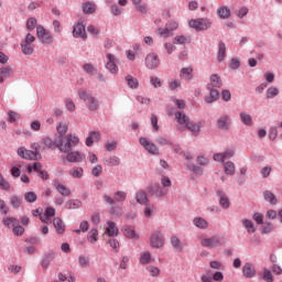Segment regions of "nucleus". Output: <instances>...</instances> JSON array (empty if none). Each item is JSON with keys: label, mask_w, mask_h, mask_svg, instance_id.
Listing matches in <instances>:
<instances>
[{"label": "nucleus", "mask_w": 282, "mask_h": 282, "mask_svg": "<svg viewBox=\"0 0 282 282\" xmlns=\"http://www.w3.org/2000/svg\"><path fill=\"white\" fill-rule=\"evenodd\" d=\"M79 142L80 139L78 138V135L70 133L57 141L56 147L61 151V153H69L72 149L78 147Z\"/></svg>", "instance_id": "1"}, {"label": "nucleus", "mask_w": 282, "mask_h": 282, "mask_svg": "<svg viewBox=\"0 0 282 282\" xmlns=\"http://www.w3.org/2000/svg\"><path fill=\"white\" fill-rule=\"evenodd\" d=\"M78 96L83 100L89 111H98L100 102L97 100L91 93L87 90H79Z\"/></svg>", "instance_id": "2"}, {"label": "nucleus", "mask_w": 282, "mask_h": 282, "mask_svg": "<svg viewBox=\"0 0 282 282\" xmlns=\"http://www.w3.org/2000/svg\"><path fill=\"white\" fill-rule=\"evenodd\" d=\"M175 119L178 124H185L188 131H192V133H194L195 135L199 133V126L197 123L189 122L188 117H186L183 112H176Z\"/></svg>", "instance_id": "3"}, {"label": "nucleus", "mask_w": 282, "mask_h": 282, "mask_svg": "<svg viewBox=\"0 0 282 282\" xmlns=\"http://www.w3.org/2000/svg\"><path fill=\"white\" fill-rule=\"evenodd\" d=\"M34 41H36V37H34L32 33H28L25 39L21 42V50L25 56H32V54H34Z\"/></svg>", "instance_id": "4"}, {"label": "nucleus", "mask_w": 282, "mask_h": 282, "mask_svg": "<svg viewBox=\"0 0 282 282\" xmlns=\"http://www.w3.org/2000/svg\"><path fill=\"white\" fill-rule=\"evenodd\" d=\"M224 243H226V240L219 236H213L210 238L200 239V246H203V248H219L224 246Z\"/></svg>", "instance_id": "5"}, {"label": "nucleus", "mask_w": 282, "mask_h": 282, "mask_svg": "<svg viewBox=\"0 0 282 282\" xmlns=\"http://www.w3.org/2000/svg\"><path fill=\"white\" fill-rule=\"evenodd\" d=\"M36 36L44 45H52L54 43V36L43 25L36 26Z\"/></svg>", "instance_id": "6"}, {"label": "nucleus", "mask_w": 282, "mask_h": 282, "mask_svg": "<svg viewBox=\"0 0 282 282\" xmlns=\"http://www.w3.org/2000/svg\"><path fill=\"white\" fill-rule=\"evenodd\" d=\"M210 25H213V23L210 22V20H208L206 18H199V19L189 21V28H193L197 32L208 30V28H210Z\"/></svg>", "instance_id": "7"}, {"label": "nucleus", "mask_w": 282, "mask_h": 282, "mask_svg": "<svg viewBox=\"0 0 282 282\" xmlns=\"http://www.w3.org/2000/svg\"><path fill=\"white\" fill-rule=\"evenodd\" d=\"M104 199L107 202V204H110V206H113V204H122L127 199V192L118 191L113 194V198L109 195H104Z\"/></svg>", "instance_id": "8"}, {"label": "nucleus", "mask_w": 282, "mask_h": 282, "mask_svg": "<svg viewBox=\"0 0 282 282\" xmlns=\"http://www.w3.org/2000/svg\"><path fill=\"white\" fill-rule=\"evenodd\" d=\"M139 142L145 149V151H148L152 155H160V150L158 149V145L149 141L147 138H140Z\"/></svg>", "instance_id": "9"}, {"label": "nucleus", "mask_w": 282, "mask_h": 282, "mask_svg": "<svg viewBox=\"0 0 282 282\" xmlns=\"http://www.w3.org/2000/svg\"><path fill=\"white\" fill-rule=\"evenodd\" d=\"M18 155L19 158H22V160H37L40 158L39 153L23 147L18 149Z\"/></svg>", "instance_id": "10"}, {"label": "nucleus", "mask_w": 282, "mask_h": 282, "mask_svg": "<svg viewBox=\"0 0 282 282\" xmlns=\"http://www.w3.org/2000/svg\"><path fill=\"white\" fill-rule=\"evenodd\" d=\"M73 36L75 39H83L84 41L87 40V31H85V24L78 22L73 28Z\"/></svg>", "instance_id": "11"}, {"label": "nucleus", "mask_w": 282, "mask_h": 282, "mask_svg": "<svg viewBox=\"0 0 282 282\" xmlns=\"http://www.w3.org/2000/svg\"><path fill=\"white\" fill-rule=\"evenodd\" d=\"M107 64H106V68L110 72V74H118V59L116 58V56H113V54L109 53L107 55Z\"/></svg>", "instance_id": "12"}, {"label": "nucleus", "mask_w": 282, "mask_h": 282, "mask_svg": "<svg viewBox=\"0 0 282 282\" xmlns=\"http://www.w3.org/2000/svg\"><path fill=\"white\" fill-rule=\"evenodd\" d=\"M53 186L56 188L57 193L63 197H69L72 195V191L65 186V184L61 183L58 180L53 181Z\"/></svg>", "instance_id": "13"}, {"label": "nucleus", "mask_w": 282, "mask_h": 282, "mask_svg": "<svg viewBox=\"0 0 282 282\" xmlns=\"http://www.w3.org/2000/svg\"><path fill=\"white\" fill-rule=\"evenodd\" d=\"M145 65L149 69H156V67L160 65V58H158L155 53H150L145 57Z\"/></svg>", "instance_id": "14"}, {"label": "nucleus", "mask_w": 282, "mask_h": 282, "mask_svg": "<svg viewBox=\"0 0 282 282\" xmlns=\"http://www.w3.org/2000/svg\"><path fill=\"white\" fill-rule=\"evenodd\" d=\"M66 160L72 163L83 162L85 160V154L78 151L67 152Z\"/></svg>", "instance_id": "15"}, {"label": "nucleus", "mask_w": 282, "mask_h": 282, "mask_svg": "<svg viewBox=\"0 0 282 282\" xmlns=\"http://www.w3.org/2000/svg\"><path fill=\"white\" fill-rule=\"evenodd\" d=\"M152 248H162L164 246V238L161 232H154L150 238Z\"/></svg>", "instance_id": "16"}, {"label": "nucleus", "mask_w": 282, "mask_h": 282, "mask_svg": "<svg viewBox=\"0 0 282 282\" xmlns=\"http://www.w3.org/2000/svg\"><path fill=\"white\" fill-rule=\"evenodd\" d=\"M223 83H221V77H219V75L217 74H213L210 76V82L207 85V89H215V87L217 89H219V87H221Z\"/></svg>", "instance_id": "17"}, {"label": "nucleus", "mask_w": 282, "mask_h": 282, "mask_svg": "<svg viewBox=\"0 0 282 282\" xmlns=\"http://www.w3.org/2000/svg\"><path fill=\"white\" fill-rule=\"evenodd\" d=\"M122 232L128 239H140V236L135 232V227L124 226Z\"/></svg>", "instance_id": "18"}, {"label": "nucleus", "mask_w": 282, "mask_h": 282, "mask_svg": "<svg viewBox=\"0 0 282 282\" xmlns=\"http://www.w3.org/2000/svg\"><path fill=\"white\" fill-rule=\"evenodd\" d=\"M107 225L106 235H108V237H118L119 229L116 223L108 221Z\"/></svg>", "instance_id": "19"}, {"label": "nucleus", "mask_w": 282, "mask_h": 282, "mask_svg": "<svg viewBox=\"0 0 282 282\" xmlns=\"http://www.w3.org/2000/svg\"><path fill=\"white\" fill-rule=\"evenodd\" d=\"M99 141H100V132L91 131L86 139V147H93L94 142H99Z\"/></svg>", "instance_id": "20"}, {"label": "nucleus", "mask_w": 282, "mask_h": 282, "mask_svg": "<svg viewBox=\"0 0 282 282\" xmlns=\"http://www.w3.org/2000/svg\"><path fill=\"white\" fill-rule=\"evenodd\" d=\"M217 195L219 197V204L221 208H230V199L228 198V196H226V193H224L223 191H217Z\"/></svg>", "instance_id": "21"}, {"label": "nucleus", "mask_w": 282, "mask_h": 282, "mask_svg": "<svg viewBox=\"0 0 282 282\" xmlns=\"http://www.w3.org/2000/svg\"><path fill=\"white\" fill-rule=\"evenodd\" d=\"M242 273L243 276H246L247 279H252L257 271L254 270V267L251 263H246L242 267Z\"/></svg>", "instance_id": "22"}, {"label": "nucleus", "mask_w": 282, "mask_h": 282, "mask_svg": "<svg viewBox=\"0 0 282 282\" xmlns=\"http://www.w3.org/2000/svg\"><path fill=\"white\" fill-rule=\"evenodd\" d=\"M219 99V90L217 89H209V95L205 97V102L210 105Z\"/></svg>", "instance_id": "23"}, {"label": "nucleus", "mask_w": 282, "mask_h": 282, "mask_svg": "<svg viewBox=\"0 0 282 282\" xmlns=\"http://www.w3.org/2000/svg\"><path fill=\"white\" fill-rule=\"evenodd\" d=\"M217 14L219 19H230V8L221 6L217 9Z\"/></svg>", "instance_id": "24"}, {"label": "nucleus", "mask_w": 282, "mask_h": 282, "mask_svg": "<svg viewBox=\"0 0 282 282\" xmlns=\"http://www.w3.org/2000/svg\"><path fill=\"white\" fill-rule=\"evenodd\" d=\"M218 129L227 130L230 126V118L228 116H223L217 120Z\"/></svg>", "instance_id": "25"}, {"label": "nucleus", "mask_w": 282, "mask_h": 282, "mask_svg": "<svg viewBox=\"0 0 282 282\" xmlns=\"http://www.w3.org/2000/svg\"><path fill=\"white\" fill-rule=\"evenodd\" d=\"M10 173H11L12 177H21V162L15 161L11 165Z\"/></svg>", "instance_id": "26"}, {"label": "nucleus", "mask_w": 282, "mask_h": 282, "mask_svg": "<svg viewBox=\"0 0 282 282\" xmlns=\"http://www.w3.org/2000/svg\"><path fill=\"white\" fill-rule=\"evenodd\" d=\"M53 225L58 235H63V232H65V224H63V220L61 218H54Z\"/></svg>", "instance_id": "27"}, {"label": "nucleus", "mask_w": 282, "mask_h": 282, "mask_svg": "<svg viewBox=\"0 0 282 282\" xmlns=\"http://www.w3.org/2000/svg\"><path fill=\"white\" fill-rule=\"evenodd\" d=\"M83 175H85V170H83V167H73L69 170V176L75 180H80Z\"/></svg>", "instance_id": "28"}, {"label": "nucleus", "mask_w": 282, "mask_h": 282, "mask_svg": "<svg viewBox=\"0 0 282 282\" xmlns=\"http://www.w3.org/2000/svg\"><path fill=\"white\" fill-rule=\"evenodd\" d=\"M80 206H83V203L78 199H69L65 204V208H67V210H76V208H80Z\"/></svg>", "instance_id": "29"}, {"label": "nucleus", "mask_w": 282, "mask_h": 282, "mask_svg": "<svg viewBox=\"0 0 282 282\" xmlns=\"http://www.w3.org/2000/svg\"><path fill=\"white\" fill-rule=\"evenodd\" d=\"M180 77L184 80H191L193 78V67H184L180 72Z\"/></svg>", "instance_id": "30"}, {"label": "nucleus", "mask_w": 282, "mask_h": 282, "mask_svg": "<svg viewBox=\"0 0 282 282\" xmlns=\"http://www.w3.org/2000/svg\"><path fill=\"white\" fill-rule=\"evenodd\" d=\"M217 58L219 63L226 58V44L224 42H219L218 44Z\"/></svg>", "instance_id": "31"}, {"label": "nucleus", "mask_w": 282, "mask_h": 282, "mask_svg": "<svg viewBox=\"0 0 282 282\" xmlns=\"http://www.w3.org/2000/svg\"><path fill=\"white\" fill-rule=\"evenodd\" d=\"M10 76H12V67L0 68V84L3 83L4 78H10Z\"/></svg>", "instance_id": "32"}, {"label": "nucleus", "mask_w": 282, "mask_h": 282, "mask_svg": "<svg viewBox=\"0 0 282 282\" xmlns=\"http://www.w3.org/2000/svg\"><path fill=\"white\" fill-rule=\"evenodd\" d=\"M126 80L128 83V87H130V89H138V87H140V82H138V78L128 75L126 76Z\"/></svg>", "instance_id": "33"}, {"label": "nucleus", "mask_w": 282, "mask_h": 282, "mask_svg": "<svg viewBox=\"0 0 282 282\" xmlns=\"http://www.w3.org/2000/svg\"><path fill=\"white\" fill-rule=\"evenodd\" d=\"M171 243L176 252H182V250H184V245H182L180 238L173 236L171 238Z\"/></svg>", "instance_id": "34"}, {"label": "nucleus", "mask_w": 282, "mask_h": 282, "mask_svg": "<svg viewBox=\"0 0 282 282\" xmlns=\"http://www.w3.org/2000/svg\"><path fill=\"white\" fill-rule=\"evenodd\" d=\"M144 217L150 219V217H153L155 215V206L152 204H145V207L143 209Z\"/></svg>", "instance_id": "35"}, {"label": "nucleus", "mask_w": 282, "mask_h": 282, "mask_svg": "<svg viewBox=\"0 0 282 282\" xmlns=\"http://www.w3.org/2000/svg\"><path fill=\"white\" fill-rule=\"evenodd\" d=\"M23 204V198H21L18 195H13L10 197V205L12 208H21V205Z\"/></svg>", "instance_id": "36"}, {"label": "nucleus", "mask_w": 282, "mask_h": 282, "mask_svg": "<svg viewBox=\"0 0 282 282\" xmlns=\"http://www.w3.org/2000/svg\"><path fill=\"white\" fill-rule=\"evenodd\" d=\"M193 224L194 226H196V228H200V229L208 228V221H206V219L202 217L194 218Z\"/></svg>", "instance_id": "37"}, {"label": "nucleus", "mask_w": 282, "mask_h": 282, "mask_svg": "<svg viewBox=\"0 0 282 282\" xmlns=\"http://www.w3.org/2000/svg\"><path fill=\"white\" fill-rule=\"evenodd\" d=\"M83 12L85 14H94L96 12V4L91 2H86L83 4Z\"/></svg>", "instance_id": "38"}, {"label": "nucleus", "mask_w": 282, "mask_h": 282, "mask_svg": "<svg viewBox=\"0 0 282 282\" xmlns=\"http://www.w3.org/2000/svg\"><path fill=\"white\" fill-rule=\"evenodd\" d=\"M31 149L33 150V152L41 155V151H45V145L43 144V141L34 142L31 144Z\"/></svg>", "instance_id": "39"}, {"label": "nucleus", "mask_w": 282, "mask_h": 282, "mask_svg": "<svg viewBox=\"0 0 282 282\" xmlns=\"http://www.w3.org/2000/svg\"><path fill=\"white\" fill-rule=\"evenodd\" d=\"M3 224L7 226V228H10V226L14 228V226H19V220L14 217H7L3 219Z\"/></svg>", "instance_id": "40"}, {"label": "nucleus", "mask_w": 282, "mask_h": 282, "mask_svg": "<svg viewBox=\"0 0 282 282\" xmlns=\"http://www.w3.org/2000/svg\"><path fill=\"white\" fill-rule=\"evenodd\" d=\"M242 226H245L246 230L249 232V234H252L254 232V223H252V220L250 219H243L242 220Z\"/></svg>", "instance_id": "41"}, {"label": "nucleus", "mask_w": 282, "mask_h": 282, "mask_svg": "<svg viewBox=\"0 0 282 282\" xmlns=\"http://www.w3.org/2000/svg\"><path fill=\"white\" fill-rule=\"evenodd\" d=\"M140 263H142V265H147V264L151 263V252L145 251V252L141 253Z\"/></svg>", "instance_id": "42"}, {"label": "nucleus", "mask_w": 282, "mask_h": 282, "mask_svg": "<svg viewBox=\"0 0 282 282\" xmlns=\"http://www.w3.org/2000/svg\"><path fill=\"white\" fill-rule=\"evenodd\" d=\"M241 122H243L247 127H252V117L246 112L240 113Z\"/></svg>", "instance_id": "43"}, {"label": "nucleus", "mask_w": 282, "mask_h": 282, "mask_svg": "<svg viewBox=\"0 0 282 282\" xmlns=\"http://www.w3.org/2000/svg\"><path fill=\"white\" fill-rule=\"evenodd\" d=\"M264 199L265 202H269V204H272L273 206L276 204V196L272 194L270 191L264 192Z\"/></svg>", "instance_id": "44"}, {"label": "nucleus", "mask_w": 282, "mask_h": 282, "mask_svg": "<svg viewBox=\"0 0 282 282\" xmlns=\"http://www.w3.org/2000/svg\"><path fill=\"white\" fill-rule=\"evenodd\" d=\"M0 191H10V182L0 173Z\"/></svg>", "instance_id": "45"}, {"label": "nucleus", "mask_w": 282, "mask_h": 282, "mask_svg": "<svg viewBox=\"0 0 282 282\" xmlns=\"http://www.w3.org/2000/svg\"><path fill=\"white\" fill-rule=\"evenodd\" d=\"M137 202L138 204H144L147 205L149 202V198L147 197V193L144 192H138L137 193Z\"/></svg>", "instance_id": "46"}, {"label": "nucleus", "mask_w": 282, "mask_h": 282, "mask_svg": "<svg viewBox=\"0 0 282 282\" xmlns=\"http://www.w3.org/2000/svg\"><path fill=\"white\" fill-rule=\"evenodd\" d=\"M276 96H279V88L272 86L267 89V98L272 99L276 98Z\"/></svg>", "instance_id": "47"}, {"label": "nucleus", "mask_w": 282, "mask_h": 282, "mask_svg": "<svg viewBox=\"0 0 282 282\" xmlns=\"http://www.w3.org/2000/svg\"><path fill=\"white\" fill-rule=\"evenodd\" d=\"M224 170L227 175H235V163L232 162L225 163Z\"/></svg>", "instance_id": "48"}, {"label": "nucleus", "mask_w": 282, "mask_h": 282, "mask_svg": "<svg viewBox=\"0 0 282 282\" xmlns=\"http://www.w3.org/2000/svg\"><path fill=\"white\" fill-rule=\"evenodd\" d=\"M24 199H25V202H29V204H34V202H36V199H37L36 193H34V192L25 193Z\"/></svg>", "instance_id": "49"}, {"label": "nucleus", "mask_w": 282, "mask_h": 282, "mask_svg": "<svg viewBox=\"0 0 282 282\" xmlns=\"http://www.w3.org/2000/svg\"><path fill=\"white\" fill-rule=\"evenodd\" d=\"M137 12H140V14H148L149 13V4L141 2V4L134 7Z\"/></svg>", "instance_id": "50"}, {"label": "nucleus", "mask_w": 282, "mask_h": 282, "mask_svg": "<svg viewBox=\"0 0 282 282\" xmlns=\"http://www.w3.org/2000/svg\"><path fill=\"white\" fill-rule=\"evenodd\" d=\"M88 241L91 243H96V241H98V229H91L88 232Z\"/></svg>", "instance_id": "51"}, {"label": "nucleus", "mask_w": 282, "mask_h": 282, "mask_svg": "<svg viewBox=\"0 0 282 282\" xmlns=\"http://www.w3.org/2000/svg\"><path fill=\"white\" fill-rule=\"evenodd\" d=\"M107 166H119L120 165V159L118 156H111L109 159H106Z\"/></svg>", "instance_id": "52"}, {"label": "nucleus", "mask_w": 282, "mask_h": 282, "mask_svg": "<svg viewBox=\"0 0 282 282\" xmlns=\"http://www.w3.org/2000/svg\"><path fill=\"white\" fill-rule=\"evenodd\" d=\"M175 43L178 45H186V43H191V37L178 35L174 39Z\"/></svg>", "instance_id": "53"}, {"label": "nucleus", "mask_w": 282, "mask_h": 282, "mask_svg": "<svg viewBox=\"0 0 282 282\" xmlns=\"http://www.w3.org/2000/svg\"><path fill=\"white\" fill-rule=\"evenodd\" d=\"M147 270L150 273V276H160L161 274L160 268L154 265L148 267Z\"/></svg>", "instance_id": "54"}, {"label": "nucleus", "mask_w": 282, "mask_h": 282, "mask_svg": "<svg viewBox=\"0 0 282 282\" xmlns=\"http://www.w3.org/2000/svg\"><path fill=\"white\" fill-rule=\"evenodd\" d=\"M263 281H265V282H273L274 281V276L272 275V271H270L269 269L263 270Z\"/></svg>", "instance_id": "55"}, {"label": "nucleus", "mask_w": 282, "mask_h": 282, "mask_svg": "<svg viewBox=\"0 0 282 282\" xmlns=\"http://www.w3.org/2000/svg\"><path fill=\"white\" fill-rule=\"evenodd\" d=\"M36 19L35 18H30L26 21V30H29V32H32V30H34V28H36Z\"/></svg>", "instance_id": "56"}, {"label": "nucleus", "mask_w": 282, "mask_h": 282, "mask_svg": "<svg viewBox=\"0 0 282 282\" xmlns=\"http://www.w3.org/2000/svg\"><path fill=\"white\" fill-rule=\"evenodd\" d=\"M156 142L161 145V147H171V140L166 137H159L156 139Z\"/></svg>", "instance_id": "57"}, {"label": "nucleus", "mask_w": 282, "mask_h": 282, "mask_svg": "<svg viewBox=\"0 0 282 282\" xmlns=\"http://www.w3.org/2000/svg\"><path fill=\"white\" fill-rule=\"evenodd\" d=\"M68 130V126L65 122H61L57 127V133H59V135H65V133H67Z\"/></svg>", "instance_id": "58"}, {"label": "nucleus", "mask_w": 282, "mask_h": 282, "mask_svg": "<svg viewBox=\"0 0 282 282\" xmlns=\"http://www.w3.org/2000/svg\"><path fill=\"white\" fill-rule=\"evenodd\" d=\"M25 232V228L23 226H20L19 224L13 226V235L17 237H21Z\"/></svg>", "instance_id": "59"}, {"label": "nucleus", "mask_w": 282, "mask_h": 282, "mask_svg": "<svg viewBox=\"0 0 282 282\" xmlns=\"http://www.w3.org/2000/svg\"><path fill=\"white\" fill-rule=\"evenodd\" d=\"M108 243H109L110 248H112V250H113L115 252H119V250H120V242H119L118 240H116V239H110V240L108 241Z\"/></svg>", "instance_id": "60"}, {"label": "nucleus", "mask_w": 282, "mask_h": 282, "mask_svg": "<svg viewBox=\"0 0 282 282\" xmlns=\"http://www.w3.org/2000/svg\"><path fill=\"white\" fill-rule=\"evenodd\" d=\"M42 144H44L45 149H54V141H52V139L48 137L42 139Z\"/></svg>", "instance_id": "61"}, {"label": "nucleus", "mask_w": 282, "mask_h": 282, "mask_svg": "<svg viewBox=\"0 0 282 282\" xmlns=\"http://www.w3.org/2000/svg\"><path fill=\"white\" fill-rule=\"evenodd\" d=\"M65 106L68 111H76V104L72 99H65Z\"/></svg>", "instance_id": "62"}, {"label": "nucleus", "mask_w": 282, "mask_h": 282, "mask_svg": "<svg viewBox=\"0 0 282 282\" xmlns=\"http://www.w3.org/2000/svg\"><path fill=\"white\" fill-rule=\"evenodd\" d=\"M150 83L153 85V87H155V89H158V87H162V80H160L158 77H150Z\"/></svg>", "instance_id": "63"}, {"label": "nucleus", "mask_w": 282, "mask_h": 282, "mask_svg": "<svg viewBox=\"0 0 282 282\" xmlns=\"http://www.w3.org/2000/svg\"><path fill=\"white\" fill-rule=\"evenodd\" d=\"M21 116L14 111H9V122H17Z\"/></svg>", "instance_id": "64"}]
</instances>
